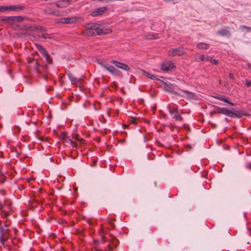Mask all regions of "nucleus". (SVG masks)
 Segmentation results:
<instances>
[{
  "label": "nucleus",
  "mask_w": 251,
  "mask_h": 251,
  "mask_svg": "<svg viewBox=\"0 0 251 251\" xmlns=\"http://www.w3.org/2000/svg\"><path fill=\"white\" fill-rule=\"evenodd\" d=\"M209 61L215 65H218L219 63V61L217 60L214 59H210Z\"/></svg>",
  "instance_id": "45"
},
{
  "label": "nucleus",
  "mask_w": 251,
  "mask_h": 251,
  "mask_svg": "<svg viewBox=\"0 0 251 251\" xmlns=\"http://www.w3.org/2000/svg\"><path fill=\"white\" fill-rule=\"evenodd\" d=\"M102 30L101 35L109 34L112 32V30L110 28H105L104 26L101 27Z\"/></svg>",
  "instance_id": "25"
},
{
  "label": "nucleus",
  "mask_w": 251,
  "mask_h": 251,
  "mask_svg": "<svg viewBox=\"0 0 251 251\" xmlns=\"http://www.w3.org/2000/svg\"><path fill=\"white\" fill-rule=\"evenodd\" d=\"M247 168L251 170V162H250L248 166H247Z\"/></svg>",
  "instance_id": "59"
},
{
  "label": "nucleus",
  "mask_w": 251,
  "mask_h": 251,
  "mask_svg": "<svg viewBox=\"0 0 251 251\" xmlns=\"http://www.w3.org/2000/svg\"><path fill=\"white\" fill-rule=\"evenodd\" d=\"M73 138L77 141H79L81 143L84 142V140L77 134L73 133Z\"/></svg>",
  "instance_id": "29"
},
{
  "label": "nucleus",
  "mask_w": 251,
  "mask_h": 251,
  "mask_svg": "<svg viewBox=\"0 0 251 251\" xmlns=\"http://www.w3.org/2000/svg\"><path fill=\"white\" fill-rule=\"evenodd\" d=\"M186 147L187 148H188L189 149H192V147L190 145H186Z\"/></svg>",
  "instance_id": "60"
},
{
  "label": "nucleus",
  "mask_w": 251,
  "mask_h": 251,
  "mask_svg": "<svg viewBox=\"0 0 251 251\" xmlns=\"http://www.w3.org/2000/svg\"><path fill=\"white\" fill-rule=\"evenodd\" d=\"M225 121L227 122V123H228L229 122V120L227 118H225Z\"/></svg>",
  "instance_id": "61"
},
{
  "label": "nucleus",
  "mask_w": 251,
  "mask_h": 251,
  "mask_svg": "<svg viewBox=\"0 0 251 251\" xmlns=\"http://www.w3.org/2000/svg\"><path fill=\"white\" fill-rule=\"evenodd\" d=\"M230 27L226 26L224 28L219 30L217 31V34L222 36L229 38L231 36V34L230 31Z\"/></svg>",
  "instance_id": "8"
},
{
  "label": "nucleus",
  "mask_w": 251,
  "mask_h": 251,
  "mask_svg": "<svg viewBox=\"0 0 251 251\" xmlns=\"http://www.w3.org/2000/svg\"><path fill=\"white\" fill-rule=\"evenodd\" d=\"M76 17L63 18L61 19L60 23L62 24H74L77 21Z\"/></svg>",
  "instance_id": "13"
},
{
  "label": "nucleus",
  "mask_w": 251,
  "mask_h": 251,
  "mask_svg": "<svg viewBox=\"0 0 251 251\" xmlns=\"http://www.w3.org/2000/svg\"><path fill=\"white\" fill-rule=\"evenodd\" d=\"M104 69L115 76H119L121 74V72L115 68L112 65H106L104 66Z\"/></svg>",
  "instance_id": "11"
},
{
  "label": "nucleus",
  "mask_w": 251,
  "mask_h": 251,
  "mask_svg": "<svg viewBox=\"0 0 251 251\" xmlns=\"http://www.w3.org/2000/svg\"><path fill=\"white\" fill-rule=\"evenodd\" d=\"M212 97L215 99H218L219 100H222L223 101H226V97L223 95L216 94L215 95L213 96Z\"/></svg>",
  "instance_id": "30"
},
{
  "label": "nucleus",
  "mask_w": 251,
  "mask_h": 251,
  "mask_svg": "<svg viewBox=\"0 0 251 251\" xmlns=\"http://www.w3.org/2000/svg\"><path fill=\"white\" fill-rule=\"evenodd\" d=\"M31 29L32 30L31 31H34L35 30H41V31H42L43 32H46L47 31V27H46L45 26H40V25L32 26V28Z\"/></svg>",
  "instance_id": "18"
},
{
  "label": "nucleus",
  "mask_w": 251,
  "mask_h": 251,
  "mask_svg": "<svg viewBox=\"0 0 251 251\" xmlns=\"http://www.w3.org/2000/svg\"><path fill=\"white\" fill-rule=\"evenodd\" d=\"M154 80H157L160 81V82H161V80H162L161 79H160L156 77V78H155Z\"/></svg>",
  "instance_id": "63"
},
{
  "label": "nucleus",
  "mask_w": 251,
  "mask_h": 251,
  "mask_svg": "<svg viewBox=\"0 0 251 251\" xmlns=\"http://www.w3.org/2000/svg\"><path fill=\"white\" fill-rule=\"evenodd\" d=\"M58 136L63 140L64 142L70 144L73 147H76L77 146V145L67 136L66 132H61L60 135Z\"/></svg>",
  "instance_id": "9"
},
{
  "label": "nucleus",
  "mask_w": 251,
  "mask_h": 251,
  "mask_svg": "<svg viewBox=\"0 0 251 251\" xmlns=\"http://www.w3.org/2000/svg\"><path fill=\"white\" fill-rule=\"evenodd\" d=\"M98 26H103L102 24L98 23H92L91 30H95V29L98 27Z\"/></svg>",
  "instance_id": "36"
},
{
  "label": "nucleus",
  "mask_w": 251,
  "mask_h": 251,
  "mask_svg": "<svg viewBox=\"0 0 251 251\" xmlns=\"http://www.w3.org/2000/svg\"><path fill=\"white\" fill-rule=\"evenodd\" d=\"M16 26L18 28L21 30H28L29 31H31L32 29V26L28 25L23 24V25H16Z\"/></svg>",
  "instance_id": "14"
},
{
  "label": "nucleus",
  "mask_w": 251,
  "mask_h": 251,
  "mask_svg": "<svg viewBox=\"0 0 251 251\" xmlns=\"http://www.w3.org/2000/svg\"><path fill=\"white\" fill-rule=\"evenodd\" d=\"M110 224L111 225V226L113 228H115V225L113 224V223H111Z\"/></svg>",
  "instance_id": "62"
},
{
  "label": "nucleus",
  "mask_w": 251,
  "mask_h": 251,
  "mask_svg": "<svg viewBox=\"0 0 251 251\" xmlns=\"http://www.w3.org/2000/svg\"><path fill=\"white\" fill-rule=\"evenodd\" d=\"M25 7L22 5H4V9L5 11H20L25 9Z\"/></svg>",
  "instance_id": "7"
},
{
  "label": "nucleus",
  "mask_w": 251,
  "mask_h": 251,
  "mask_svg": "<svg viewBox=\"0 0 251 251\" xmlns=\"http://www.w3.org/2000/svg\"><path fill=\"white\" fill-rule=\"evenodd\" d=\"M4 6H0V12H4Z\"/></svg>",
  "instance_id": "54"
},
{
  "label": "nucleus",
  "mask_w": 251,
  "mask_h": 251,
  "mask_svg": "<svg viewBox=\"0 0 251 251\" xmlns=\"http://www.w3.org/2000/svg\"><path fill=\"white\" fill-rule=\"evenodd\" d=\"M35 46L38 51L42 54L46 50L42 46L38 43H35Z\"/></svg>",
  "instance_id": "26"
},
{
  "label": "nucleus",
  "mask_w": 251,
  "mask_h": 251,
  "mask_svg": "<svg viewBox=\"0 0 251 251\" xmlns=\"http://www.w3.org/2000/svg\"><path fill=\"white\" fill-rule=\"evenodd\" d=\"M111 63L113 64L117 68H120L123 70L126 71L130 70V68L127 65L121 62L116 60H112Z\"/></svg>",
  "instance_id": "12"
},
{
  "label": "nucleus",
  "mask_w": 251,
  "mask_h": 251,
  "mask_svg": "<svg viewBox=\"0 0 251 251\" xmlns=\"http://www.w3.org/2000/svg\"><path fill=\"white\" fill-rule=\"evenodd\" d=\"M43 11L45 14H54L56 15H58L59 13L58 11H55L50 8L44 9Z\"/></svg>",
  "instance_id": "20"
},
{
  "label": "nucleus",
  "mask_w": 251,
  "mask_h": 251,
  "mask_svg": "<svg viewBox=\"0 0 251 251\" xmlns=\"http://www.w3.org/2000/svg\"><path fill=\"white\" fill-rule=\"evenodd\" d=\"M169 112L172 116V118L176 121H182L183 119L179 114L178 110L174 107H169Z\"/></svg>",
  "instance_id": "6"
},
{
  "label": "nucleus",
  "mask_w": 251,
  "mask_h": 251,
  "mask_svg": "<svg viewBox=\"0 0 251 251\" xmlns=\"http://www.w3.org/2000/svg\"><path fill=\"white\" fill-rule=\"evenodd\" d=\"M118 242L119 241L115 237H114V240L110 241V246H112L114 248H117L118 246Z\"/></svg>",
  "instance_id": "31"
},
{
  "label": "nucleus",
  "mask_w": 251,
  "mask_h": 251,
  "mask_svg": "<svg viewBox=\"0 0 251 251\" xmlns=\"http://www.w3.org/2000/svg\"><path fill=\"white\" fill-rule=\"evenodd\" d=\"M161 82L162 84L165 86V87L164 88V90L165 91L169 92L176 95H180L178 92L175 91L176 87H177V86L176 84H172L171 83L168 81H165L163 80H161Z\"/></svg>",
  "instance_id": "2"
},
{
  "label": "nucleus",
  "mask_w": 251,
  "mask_h": 251,
  "mask_svg": "<svg viewBox=\"0 0 251 251\" xmlns=\"http://www.w3.org/2000/svg\"><path fill=\"white\" fill-rule=\"evenodd\" d=\"M43 55L45 57L46 61L48 62V63L50 64H52L53 61L52 59L51 58L50 54H49L48 52L47 51H45L43 53Z\"/></svg>",
  "instance_id": "17"
},
{
  "label": "nucleus",
  "mask_w": 251,
  "mask_h": 251,
  "mask_svg": "<svg viewBox=\"0 0 251 251\" xmlns=\"http://www.w3.org/2000/svg\"><path fill=\"white\" fill-rule=\"evenodd\" d=\"M107 9L108 8L106 6L96 8L91 13V15L93 17L102 15Z\"/></svg>",
  "instance_id": "10"
},
{
  "label": "nucleus",
  "mask_w": 251,
  "mask_h": 251,
  "mask_svg": "<svg viewBox=\"0 0 251 251\" xmlns=\"http://www.w3.org/2000/svg\"><path fill=\"white\" fill-rule=\"evenodd\" d=\"M53 3L57 7L64 8V6L61 4V0L54 2Z\"/></svg>",
  "instance_id": "37"
},
{
  "label": "nucleus",
  "mask_w": 251,
  "mask_h": 251,
  "mask_svg": "<svg viewBox=\"0 0 251 251\" xmlns=\"http://www.w3.org/2000/svg\"><path fill=\"white\" fill-rule=\"evenodd\" d=\"M199 58H200V59L202 61H209V57L208 56H205L204 55V54H201L199 56Z\"/></svg>",
  "instance_id": "34"
},
{
  "label": "nucleus",
  "mask_w": 251,
  "mask_h": 251,
  "mask_svg": "<svg viewBox=\"0 0 251 251\" xmlns=\"http://www.w3.org/2000/svg\"><path fill=\"white\" fill-rule=\"evenodd\" d=\"M1 179L0 181H1V183H3L4 182L5 179H6V177L3 175H1Z\"/></svg>",
  "instance_id": "46"
},
{
  "label": "nucleus",
  "mask_w": 251,
  "mask_h": 251,
  "mask_svg": "<svg viewBox=\"0 0 251 251\" xmlns=\"http://www.w3.org/2000/svg\"><path fill=\"white\" fill-rule=\"evenodd\" d=\"M246 85L248 87H249L251 86V81H249L247 79L246 81Z\"/></svg>",
  "instance_id": "47"
},
{
  "label": "nucleus",
  "mask_w": 251,
  "mask_h": 251,
  "mask_svg": "<svg viewBox=\"0 0 251 251\" xmlns=\"http://www.w3.org/2000/svg\"><path fill=\"white\" fill-rule=\"evenodd\" d=\"M84 27L86 29H88V30H91V27H92V23H88V24H85Z\"/></svg>",
  "instance_id": "42"
},
{
  "label": "nucleus",
  "mask_w": 251,
  "mask_h": 251,
  "mask_svg": "<svg viewBox=\"0 0 251 251\" xmlns=\"http://www.w3.org/2000/svg\"><path fill=\"white\" fill-rule=\"evenodd\" d=\"M4 206H5V205L3 204H2L1 202H0V209H2L3 207Z\"/></svg>",
  "instance_id": "56"
},
{
  "label": "nucleus",
  "mask_w": 251,
  "mask_h": 251,
  "mask_svg": "<svg viewBox=\"0 0 251 251\" xmlns=\"http://www.w3.org/2000/svg\"><path fill=\"white\" fill-rule=\"evenodd\" d=\"M243 27L246 29H247V31H251V27H248V26H246L245 25H244L243 26Z\"/></svg>",
  "instance_id": "49"
},
{
  "label": "nucleus",
  "mask_w": 251,
  "mask_h": 251,
  "mask_svg": "<svg viewBox=\"0 0 251 251\" xmlns=\"http://www.w3.org/2000/svg\"><path fill=\"white\" fill-rule=\"evenodd\" d=\"M67 75L69 79L71 80L72 84H75L78 82V79L75 77L71 72H69Z\"/></svg>",
  "instance_id": "15"
},
{
  "label": "nucleus",
  "mask_w": 251,
  "mask_h": 251,
  "mask_svg": "<svg viewBox=\"0 0 251 251\" xmlns=\"http://www.w3.org/2000/svg\"><path fill=\"white\" fill-rule=\"evenodd\" d=\"M101 26H98V27L95 29V31H96V35H101L102 30L101 29Z\"/></svg>",
  "instance_id": "35"
},
{
  "label": "nucleus",
  "mask_w": 251,
  "mask_h": 251,
  "mask_svg": "<svg viewBox=\"0 0 251 251\" xmlns=\"http://www.w3.org/2000/svg\"><path fill=\"white\" fill-rule=\"evenodd\" d=\"M97 62L100 64L103 68H104V66H106V65H109L108 63L103 62L102 60L100 59H98Z\"/></svg>",
  "instance_id": "38"
},
{
  "label": "nucleus",
  "mask_w": 251,
  "mask_h": 251,
  "mask_svg": "<svg viewBox=\"0 0 251 251\" xmlns=\"http://www.w3.org/2000/svg\"><path fill=\"white\" fill-rule=\"evenodd\" d=\"M226 101H224L225 102L227 103L230 104L231 106H234L235 105V103H234L233 102H230L229 100V98H228L226 97Z\"/></svg>",
  "instance_id": "44"
},
{
  "label": "nucleus",
  "mask_w": 251,
  "mask_h": 251,
  "mask_svg": "<svg viewBox=\"0 0 251 251\" xmlns=\"http://www.w3.org/2000/svg\"><path fill=\"white\" fill-rule=\"evenodd\" d=\"M4 23H8L9 25H12L14 22V16L5 17L3 18Z\"/></svg>",
  "instance_id": "21"
},
{
  "label": "nucleus",
  "mask_w": 251,
  "mask_h": 251,
  "mask_svg": "<svg viewBox=\"0 0 251 251\" xmlns=\"http://www.w3.org/2000/svg\"><path fill=\"white\" fill-rule=\"evenodd\" d=\"M185 53L183 48L178 47L175 49H172L169 51V54L172 56H175L176 55L181 56Z\"/></svg>",
  "instance_id": "5"
},
{
  "label": "nucleus",
  "mask_w": 251,
  "mask_h": 251,
  "mask_svg": "<svg viewBox=\"0 0 251 251\" xmlns=\"http://www.w3.org/2000/svg\"><path fill=\"white\" fill-rule=\"evenodd\" d=\"M230 110L231 111V118H241L243 116H247L250 115L247 112L243 109L230 107Z\"/></svg>",
  "instance_id": "1"
},
{
  "label": "nucleus",
  "mask_w": 251,
  "mask_h": 251,
  "mask_svg": "<svg viewBox=\"0 0 251 251\" xmlns=\"http://www.w3.org/2000/svg\"><path fill=\"white\" fill-rule=\"evenodd\" d=\"M229 77L230 78V79H234V75L231 73H230L229 74Z\"/></svg>",
  "instance_id": "50"
},
{
  "label": "nucleus",
  "mask_w": 251,
  "mask_h": 251,
  "mask_svg": "<svg viewBox=\"0 0 251 251\" xmlns=\"http://www.w3.org/2000/svg\"><path fill=\"white\" fill-rule=\"evenodd\" d=\"M157 34H149V38L150 39H155L157 38Z\"/></svg>",
  "instance_id": "43"
},
{
  "label": "nucleus",
  "mask_w": 251,
  "mask_h": 251,
  "mask_svg": "<svg viewBox=\"0 0 251 251\" xmlns=\"http://www.w3.org/2000/svg\"><path fill=\"white\" fill-rule=\"evenodd\" d=\"M131 124H132L135 125L137 124V122L136 121V120L135 119H132L131 121Z\"/></svg>",
  "instance_id": "51"
},
{
  "label": "nucleus",
  "mask_w": 251,
  "mask_h": 251,
  "mask_svg": "<svg viewBox=\"0 0 251 251\" xmlns=\"http://www.w3.org/2000/svg\"><path fill=\"white\" fill-rule=\"evenodd\" d=\"M197 47L200 49L207 50L209 48V45L203 42L197 44Z\"/></svg>",
  "instance_id": "24"
},
{
  "label": "nucleus",
  "mask_w": 251,
  "mask_h": 251,
  "mask_svg": "<svg viewBox=\"0 0 251 251\" xmlns=\"http://www.w3.org/2000/svg\"><path fill=\"white\" fill-rule=\"evenodd\" d=\"M38 37L43 39H52L53 37V34H50L48 33H43L41 36L38 35Z\"/></svg>",
  "instance_id": "28"
},
{
  "label": "nucleus",
  "mask_w": 251,
  "mask_h": 251,
  "mask_svg": "<svg viewBox=\"0 0 251 251\" xmlns=\"http://www.w3.org/2000/svg\"><path fill=\"white\" fill-rule=\"evenodd\" d=\"M26 19L27 18L26 17H22L20 16H14V22H21Z\"/></svg>",
  "instance_id": "27"
},
{
  "label": "nucleus",
  "mask_w": 251,
  "mask_h": 251,
  "mask_svg": "<svg viewBox=\"0 0 251 251\" xmlns=\"http://www.w3.org/2000/svg\"><path fill=\"white\" fill-rule=\"evenodd\" d=\"M248 67L251 68V65L250 64L248 65Z\"/></svg>",
  "instance_id": "64"
},
{
  "label": "nucleus",
  "mask_w": 251,
  "mask_h": 251,
  "mask_svg": "<svg viewBox=\"0 0 251 251\" xmlns=\"http://www.w3.org/2000/svg\"><path fill=\"white\" fill-rule=\"evenodd\" d=\"M92 30H87L86 34L88 36H95V32L92 31Z\"/></svg>",
  "instance_id": "39"
},
{
  "label": "nucleus",
  "mask_w": 251,
  "mask_h": 251,
  "mask_svg": "<svg viewBox=\"0 0 251 251\" xmlns=\"http://www.w3.org/2000/svg\"><path fill=\"white\" fill-rule=\"evenodd\" d=\"M72 2V0H62L61 4L64 6V7H66L68 6Z\"/></svg>",
  "instance_id": "32"
},
{
  "label": "nucleus",
  "mask_w": 251,
  "mask_h": 251,
  "mask_svg": "<svg viewBox=\"0 0 251 251\" xmlns=\"http://www.w3.org/2000/svg\"><path fill=\"white\" fill-rule=\"evenodd\" d=\"M181 91L184 92V93L187 94V96L188 98H190L191 99L193 100H196V96H195V94L193 92H189L187 90H180Z\"/></svg>",
  "instance_id": "23"
},
{
  "label": "nucleus",
  "mask_w": 251,
  "mask_h": 251,
  "mask_svg": "<svg viewBox=\"0 0 251 251\" xmlns=\"http://www.w3.org/2000/svg\"><path fill=\"white\" fill-rule=\"evenodd\" d=\"M4 234V229L3 227L0 226V242L2 243V245H4V243L6 241V239H5L3 237V235Z\"/></svg>",
  "instance_id": "19"
},
{
  "label": "nucleus",
  "mask_w": 251,
  "mask_h": 251,
  "mask_svg": "<svg viewBox=\"0 0 251 251\" xmlns=\"http://www.w3.org/2000/svg\"><path fill=\"white\" fill-rule=\"evenodd\" d=\"M1 213L2 216L4 218H7L9 215L8 213L6 211L4 210H1Z\"/></svg>",
  "instance_id": "40"
},
{
  "label": "nucleus",
  "mask_w": 251,
  "mask_h": 251,
  "mask_svg": "<svg viewBox=\"0 0 251 251\" xmlns=\"http://www.w3.org/2000/svg\"><path fill=\"white\" fill-rule=\"evenodd\" d=\"M97 163V160H94V161H93L92 163L91 166H95V165H96Z\"/></svg>",
  "instance_id": "52"
},
{
  "label": "nucleus",
  "mask_w": 251,
  "mask_h": 251,
  "mask_svg": "<svg viewBox=\"0 0 251 251\" xmlns=\"http://www.w3.org/2000/svg\"><path fill=\"white\" fill-rule=\"evenodd\" d=\"M35 62L36 67L34 68V69L36 71V72L38 73V74H41L42 73L41 71L39 69L38 67H40L42 68L43 70H45V69H46L47 68V65H40L38 63L37 60H35Z\"/></svg>",
  "instance_id": "16"
},
{
  "label": "nucleus",
  "mask_w": 251,
  "mask_h": 251,
  "mask_svg": "<svg viewBox=\"0 0 251 251\" xmlns=\"http://www.w3.org/2000/svg\"><path fill=\"white\" fill-rule=\"evenodd\" d=\"M34 202L39 204H41V203H43L42 201H39L38 200H34Z\"/></svg>",
  "instance_id": "53"
},
{
  "label": "nucleus",
  "mask_w": 251,
  "mask_h": 251,
  "mask_svg": "<svg viewBox=\"0 0 251 251\" xmlns=\"http://www.w3.org/2000/svg\"><path fill=\"white\" fill-rule=\"evenodd\" d=\"M215 113H217V112H216V110H215L214 109V110L213 111H211L210 113V117L211 118H212L213 117V115L214 114H215Z\"/></svg>",
  "instance_id": "48"
},
{
  "label": "nucleus",
  "mask_w": 251,
  "mask_h": 251,
  "mask_svg": "<svg viewBox=\"0 0 251 251\" xmlns=\"http://www.w3.org/2000/svg\"><path fill=\"white\" fill-rule=\"evenodd\" d=\"M72 2V0H62L61 4L64 6V7H66L68 6Z\"/></svg>",
  "instance_id": "33"
},
{
  "label": "nucleus",
  "mask_w": 251,
  "mask_h": 251,
  "mask_svg": "<svg viewBox=\"0 0 251 251\" xmlns=\"http://www.w3.org/2000/svg\"><path fill=\"white\" fill-rule=\"evenodd\" d=\"M0 192V193H1V194L2 195H5V191L4 190H1Z\"/></svg>",
  "instance_id": "57"
},
{
  "label": "nucleus",
  "mask_w": 251,
  "mask_h": 251,
  "mask_svg": "<svg viewBox=\"0 0 251 251\" xmlns=\"http://www.w3.org/2000/svg\"><path fill=\"white\" fill-rule=\"evenodd\" d=\"M141 71L142 72V74L143 75L148 77L149 78H150L152 80H154L155 79V78H156V76L155 75L150 74L149 73L147 72L144 70H141Z\"/></svg>",
  "instance_id": "22"
},
{
  "label": "nucleus",
  "mask_w": 251,
  "mask_h": 251,
  "mask_svg": "<svg viewBox=\"0 0 251 251\" xmlns=\"http://www.w3.org/2000/svg\"><path fill=\"white\" fill-rule=\"evenodd\" d=\"M11 204V203H7L6 201H4V205L7 206L8 209L9 210V211H12Z\"/></svg>",
  "instance_id": "41"
},
{
  "label": "nucleus",
  "mask_w": 251,
  "mask_h": 251,
  "mask_svg": "<svg viewBox=\"0 0 251 251\" xmlns=\"http://www.w3.org/2000/svg\"><path fill=\"white\" fill-rule=\"evenodd\" d=\"M3 23H4V21H3V18L0 19V25H1Z\"/></svg>",
  "instance_id": "55"
},
{
  "label": "nucleus",
  "mask_w": 251,
  "mask_h": 251,
  "mask_svg": "<svg viewBox=\"0 0 251 251\" xmlns=\"http://www.w3.org/2000/svg\"><path fill=\"white\" fill-rule=\"evenodd\" d=\"M17 35H18V36L19 37H21L23 36V34L22 33H18Z\"/></svg>",
  "instance_id": "58"
},
{
  "label": "nucleus",
  "mask_w": 251,
  "mask_h": 251,
  "mask_svg": "<svg viewBox=\"0 0 251 251\" xmlns=\"http://www.w3.org/2000/svg\"><path fill=\"white\" fill-rule=\"evenodd\" d=\"M176 68V66L170 61L164 62L161 65V69L164 72H168Z\"/></svg>",
  "instance_id": "4"
},
{
  "label": "nucleus",
  "mask_w": 251,
  "mask_h": 251,
  "mask_svg": "<svg viewBox=\"0 0 251 251\" xmlns=\"http://www.w3.org/2000/svg\"><path fill=\"white\" fill-rule=\"evenodd\" d=\"M213 107L215 110H216V112H217V113L223 114L231 117V111L230 110V107L229 108L220 107L216 105H213Z\"/></svg>",
  "instance_id": "3"
}]
</instances>
